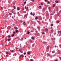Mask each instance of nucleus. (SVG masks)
Here are the masks:
<instances>
[{"instance_id": "1", "label": "nucleus", "mask_w": 61, "mask_h": 61, "mask_svg": "<svg viewBox=\"0 0 61 61\" xmlns=\"http://www.w3.org/2000/svg\"><path fill=\"white\" fill-rule=\"evenodd\" d=\"M45 30L46 32H48V30L47 29H46Z\"/></svg>"}, {"instance_id": "2", "label": "nucleus", "mask_w": 61, "mask_h": 61, "mask_svg": "<svg viewBox=\"0 0 61 61\" xmlns=\"http://www.w3.org/2000/svg\"><path fill=\"white\" fill-rule=\"evenodd\" d=\"M51 7H48V9L49 11H51Z\"/></svg>"}, {"instance_id": "3", "label": "nucleus", "mask_w": 61, "mask_h": 61, "mask_svg": "<svg viewBox=\"0 0 61 61\" xmlns=\"http://www.w3.org/2000/svg\"><path fill=\"white\" fill-rule=\"evenodd\" d=\"M43 11L44 12L45 11V8H43Z\"/></svg>"}, {"instance_id": "4", "label": "nucleus", "mask_w": 61, "mask_h": 61, "mask_svg": "<svg viewBox=\"0 0 61 61\" xmlns=\"http://www.w3.org/2000/svg\"><path fill=\"white\" fill-rule=\"evenodd\" d=\"M17 10L18 11L19 10H20V9L19 8V7H18L17 8Z\"/></svg>"}, {"instance_id": "5", "label": "nucleus", "mask_w": 61, "mask_h": 61, "mask_svg": "<svg viewBox=\"0 0 61 61\" xmlns=\"http://www.w3.org/2000/svg\"><path fill=\"white\" fill-rule=\"evenodd\" d=\"M27 34L28 35H29V34H30V32L29 31H28L27 32Z\"/></svg>"}, {"instance_id": "6", "label": "nucleus", "mask_w": 61, "mask_h": 61, "mask_svg": "<svg viewBox=\"0 0 61 61\" xmlns=\"http://www.w3.org/2000/svg\"><path fill=\"white\" fill-rule=\"evenodd\" d=\"M49 47H50L49 46H48L47 47V49H49Z\"/></svg>"}, {"instance_id": "7", "label": "nucleus", "mask_w": 61, "mask_h": 61, "mask_svg": "<svg viewBox=\"0 0 61 61\" xmlns=\"http://www.w3.org/2000/svg\"><path fill=\"white\" fill-rule=\"evenodd\" d=\"M15 32L16 33H18V30H15Z\"/></svg>"}, {"instance_id": "8", "label": "nucleus", "mask_w": 61, "mask_h": 61, "mask_svg": "<svg viewBox=\"0 0 61 61\" xmlns=\"http://www.w3.org/2000/svg\"><path fill=\"white\" fill-rule=\"evenodd\" d=\"M59 22H60V21H57V24H58V23H59Z\"/></svg>"}, {"instance_id": "9", "label": "nucleus", "mask_w": 61, "mask_h": 61, "mask_svg": "<svg viewBox=\"0 0 61 61\" xmlns=\"http://www.w3.org/2000/svg\"><path fill=\"white\" fill-rule=\"evenodd\" d=\"M37 19H38V17H37L36 16V18H35V19H36V20Z\"/></svg>"}, {"instance_id": "10", "label": "nucleus", "mask_w": 61, "mask_h": 61, "mask_svg": "<svg viewBox=\"0 0 61 61\" xmlns=\"http://www.w3.org/2000/svg\"><path fill=\"white\" fill-rule=\"evenodd\" d=\"M24 40L23 39V38H22L21 39V41H23Z\"/></svg>"}, {"instance_id": "11", "label": "nucleus", "mask_w": 61, "mask_h": 61, "mask_svg": "<svg viewBox=\"0 0 61 61\" xmlns=\"http://www.w3.org/2000/svg\"><path fill=\"white\" fill-rule=\"evenodd\" d=\"M32 15H33V16H34V15H35V13H33V14H32Z\"/></svg>"}, {"instance_id": "12", "label": "nucleus", "mask_w": 61, "mask_h": 61, "mask_svg": "<svg viewBox=\"0 0 61 61\" xmlns=\"http://www.w3.org/2000/svg\"><path fill=\"white\" fill-rule=\"evenodd\" d=\"M10 40H11V39H9L8 40V41L9 42V41H10Z\"/></svg>"}, {"instance_id": "13", "label": "nucleus", "mask_w": 61, "mask_h": 61, "mask_svg": "<svg viewBox=\"0 0 61 61\" xmlns=\"http://www.w3.org/2000/svg\"><path fill=\"white\" fill-rule=\"evenodd\" d=\"M27 54H30V52H27Z\"/></svg>"}, {"instance_id": "14", "label": "nucleus", "mask_w": 61, "mask_h": 61, "mask_svg": "<svg viewBox=\"0 0 61 61\" xmlns=\"http://www.w3.org/2000/svg\"><path fill=\"white\" fill-rule=\"evenodd\" d=\"M47 55L48 56H50V54L49 53H47Z\"/></svg>"}, {"instance_id": "15", "label": "nucleus", "mask_w": 61, "mask_h": 61, "mask_svg": "<svg viewBox=\"0 0 61 61\" xmlns=\"http://www.w3.org/2000/svg\"><path fill=\"white\" fill-rule=\"evenodd\" d=\"M9 15H12V13H9Z\"/></svg>"}, {"instance_id": "16", "label": "nucleus", "mask_w": 61, "mask_h": 61, "mask_svg": "<svg viewBox=\"0 0 61 61\" xmlns=\"http://www.w3.org/2000/svg\"><path fill=\"white\" fill-rule=\"evenodd\" d=\"M14 28H15V29H16V30H17V29H18V28H16L15 27H14Z\"/></svg>"}, {"instance_id": "17", "label": "nucleus", "mask_w": 61, "mask_h": 61, "mask_svg": "<svg viewBox=\"0 0 61 61\" xmlns=\"http://www.w3.org/2000/svg\"><path fill=\"white\" fill-rule=\"evenodd\" d=\"M40 8H41V7H41V6H39L38 7V8L40 9Z\"/></svg>"}, {"instance_id": "18", "label": "nucleus", "mask_w": 61, "mask_h": 61, "mask_svg": "<svg viewBox=\"0 0 61 61\" xmlns=\"http://www.w3.org/2000/svg\"><path fill=\"white\" fill-rule=\"evenodd\" d=\"M53 26V24H51V26Z\"/></svg>"}, {"instance_id": "19", "label": "nucleus", "mask_w": 61, "mask_h": 61, "mask_svg": "<svg viewBox=\"0 0 61 61\" xmlns=\"http://www.w3.org/2000/svg\"><path fill=\"white\" fill-rule=\"evenodd\" d=\"M22 56H23V55H21L19 57H21Z\"/></svg>"}, {"instance_id": "20", "label": "nucleus", "mask_w": 61, "mask_h": 61, "mask_svg": "<svg viewBox=\"0 0 61 61\" xmlns=\"http://www.w3.org/2000/svg\"><path fill=\"white\" fill-rule=\"evenodd\" d=\"M18 14L19 16H20V14H19V12L18 13Z\"/></svg>"}, {"instance_id": "21", "label": "nucleus", "mask_w": 61, "mask_h": 61, "mask_svg": "<svg viewBox=\"0 0 61 61\" xmlns=\"http://www.w3.org/2000/svg\"><path fill=\"white\" fill-rule=\"evenodd\" d=\"M12 36L13 37V36H15V35H14V34H12Z\"/></svg>"}, {"instance_id": "22", "label": "nucleus", "mask_w": 61, "mask_h": 61, "mask_svg": "<svg viewBox=\"0 0 61 61\" xmlns=\"http://www.w3.org/2000/svg\"><path fill=\"white\" fill-rule=\"evenodd\" d=\"M55 5H54L53 6V7H55Z\"/></svg>"}, {"instance_id": "23", "label": "nucleus", "mask_w": 61, "mask_h": 61, "mask_svg": "<svg viewBox=\"0 0 61 61\" xmlns=\"http://www.w3.org/2000/svg\"><path fill=\"white\" fill-rule=\"evenodd\" d=\"M38 23H39V24L40 23V21H38Z\"/></svg>"}, {"instance_id": "24", "label": "nucleus", "mask_w": 61, "mask_h": 61, "mask_svg": "<svg viewBox=\"0 0 61 61\" xmlns=\"http://www.w3.org/2000/svg\"><path fill=\"white\" fill-rule=\"evenodd\" d=\"M42 35H44V34H45V32H43L42 33Z\"/></svg>"}, {"instance_id": "25", "label": "nucleus", "mask_w": 61, "mask_h": 61, "mask_svg": "<svg viewBox=\"0 0 61 61\" xmlns=\"http://www.w3.org/2000/svg\"><path fill=\"white\" fill-rule=\"evenodd\" d=\"M30 61H33V60L32 59H31L30 60Z\"/></svg>"}, {"instance_id": "26", "label": "nucleus", "mask_w": 61, "mask_h": 61, "mask_svg": "<svg viewBox=\"0 0 61 61\" xmlns=\"http://www.w3.org/2000/svg\"><path fill=\"white\" fill-rule=\"evenodd\" d=\"M27 16V15H25L24 16L25 17H26Z\"/></svg>"}, {"instance_id": "27", "label": "nucleus", "mask_w": 61, "mask_h": 61, "mask_svg": "<svg viewBox=\"0 0 61 61\" xmlns=\"http://www.w3.org/2000/svg\"><path fill=\"white\" fill-rule=\"evenodd\" d=\"M30 15H32V12H31L30 13Z\"/></svg>"}, {"instance_id": "28", "label": "nucleus", "mask_w": 61, "mask_h": 61, "mask_svg": "<svg viewBox=\"0 0 61 61\" xmlns=\"http://www.w3.org/2000/svg\"><path fill=\"white\" fill-rule=\"evenodd\" d=\"M34 39H35V38L33 37L32 38V39L33 40H34Z\"/></svg>"}, {"instance_id": "29", "label": "nucleus", "mask_w": 61, "mask_h": 61, "mask_svg": "<svg viewBox=\"0 0 61 61\" xmlns=\"http://www.w3.org/2000/svg\"><path fill=\"white\" fill-rule=\"evenodd\" d=\"M24 55H26V53H25V52H24Z\"/></svg>"}, {"instance_id": "30", "label": "nucleus", "mask_w": 61, "mask_h": 61, "mask_svg": "<svg viewBox=\"0 0 61 61\" xmlns=\"http://www.w3.org/2000/svg\"><path fill=\"white\" fill-rule=\"evenodd\" d=\"M14 9H15V6H14Z\"/></svg>"}, {"instance_id": "31", "label": "nucleus", "mask_w": 61, "mask_h": 61, "mask_svg": "<svg viewBox=\"0 0 61 61\" xmlns=\"http://www.w3.org/2000/svg\"><path fill=\"white\" fill-rule=\"evenodd\" d=\"M30 42L31 43H32V41L31 40H30Z\"/></svg>"}, {"instance_id": "32", "label": "nucleus", "mask_w": 61, "mask_h": 61, "mask_svg": "<svg viewBox=\"0 0 61 61\" xmlns=\"http://www.w3.org/2000/svg\"><path fill=\"white\" fill-rule=\"evenodd\" d=\"M52 53H55V51H53L52 52Z\"/></svg>"}, {"instance_id": "33", "label": "nucleus", "mask_w": 61, "mask_h": 61, "mask_svg": "<svg viewBox=\"0 0 61 61\" xmlns=\"http://www.w3.org/2000/svg\"><path fill=\"white\" fill-rule=\"evenodd\" d=\"M11 51V53H13V50H12Z\"/></svg>"}, {"instance_id": "34", "label": "nucleus", "mask_w": 61, "mask_h": 61, "mask_svg": "<svg viewBox=\"0 0 61 61\" xmlns=\"http://www.w3.org/2000/svg\"><path fill=\"white\" fill-rule=\"evenodd\" d=\"M47 3H48L49 4H50V2H49V1H48Z\"/></svg>"}, {"instance_id": "35", "label": "nucleus", "mask_w": 61, "mask_h": 61, "mask_svg": "<svg viewBox=\"0 0 61 61\" xmlns=\"http://www.w3.org/2000/svg\"><path fill=\"white\" fill-rule=\"evenodd\" d=\"M34 32V31H33L32 30L30 32Z\"/></svg>"}, {"instance_id": "36", "label": "nucleus", "mask_w": 61, "mask_h": 61, "mask_svg": "<svg viewBox=\"0 0 61 61\" xmlns=\"http://www.w3.org/2000/svg\"><path fill=\"white\" fill-rule=\"evenodd\" d=\"M26 4V1H25L24 2V4L25 5Z\"/></svg>"}, {"instance_id": "37", "label": "nucleus", "mask_w": 61, "mask_h": 61, "mask_svg": "<svg viewBox=\"0 0 61 61\" xmlns=\"http://www.w3.org/2000/svg\"><path fill=\"white\" fill-rule=\"evenodd\" d=\"M41 5H43V4L42 3H41Z\"/></svg>"}, {"instance_id": "38", "label": "nucleus", "mask_w": 61, "mask_h": 61, "mask_svg": "<svg viewBox=\"0 0 61 61\" xmlns=\"http://www.w3.org/2000/svg\"><path fill=\"white\" fill-rule=\"evenodd\" d=\"M32 47H34V44L32 45Z\"/></svg>"}, {"instance_id": "39", "label": "nucleus", "mask_w": 61, "mask_h": 61, "mask_svg": "<svg viewBox=\"0 0 61 61\" xmlns=\"http://www.w3.org/2000/svg\"><path fill=\"white\" fill-rule=\"evenodd\" d=\"M60 60H61V57H59Z\"/></svg>"}, {"instance_id": "40", "label": "nucleus", "mask_w": 61, "mask_h": 61, "mask_svg": "<svg viewBox=\"0 0 61 61\" xmlns=\"http://www.w3.org/2000/svg\"><path fill=\"white\" fill-rule=\"evenodd\" d=\"M5 53L6 54H8V53H9L8 52H6Z\"/></svg>"}, {"instance_id": "41", "label": "nucleus", "mask_w": 61, "mask_h": 61, "mask_svg": "<svg viewBox=\"0 0 61 61\" xmlns=\"http://www.w3.org/2000/svg\"><path fill=\"white\" fill-rule=\"evenodd\" d=\"M45 1H46V2L47 1V0H45Z\"/></svg>"}, {"instance_id": "42", "label": "nucleus", "mask_w": 61, "mask_h": 61, "mask_svg": "<svg viewBox=\"0 0 61 61\" xmlns=\"http://www.w3.org/2000/svg\"><path fill=\"white\" fill-rule=\"evenodd\" d=\"M58 3V1H57V2H56V3Z\"/></svg>"}, {"instance_id": "43", "label": "nucleus", "mask_w": 61, "mask_h": 61, "mask_svg": "<svg viewBox=\"0 0 61 61\" xmlns=\"http://www.w3.org/2000/svg\"><path fill=\"white\" fill-rule=\"evenodd\" d=\"M31 1H33V2H34V0H31Z\"/></svg>"}, {"instance_id": "44", "label": "nucleus", "mask_w": 61, "mask_h": 61, "mask_svg": "<svg viewBox=\"0 0 61 61\" xmlns=\"http://www.w3.org/2000/svg\"><path fill=\"white\" fill-rule=\"evenodd\" d=\"M58 60H55V61H57Z\"/></svg>"}, {"instance_id": "45", "label": "nucleus", "mask_w": 61, "mask_h": 61, "mask_svg": "<svg viewBox=\"0 0 61 61\" xmlns=\"http://www.w3.org/2000/svg\"><path fill=\"white\" fill-rule=\"evenodd\" d=\"M59 32H60V31H58V34L59 33Z\"/></svg>"}, {"instance_id": "46", "label": "nucleus", "mask_w": 61, "mask_h": 61, "mask_svg": "<svg viewBox=\"0 0 61 61\" xmlns=\"http://www.w3.org/2000/svg\"><path fill=\"white\" fill-rule=\"evenodd\" d=\"M13 33L14 34H15V32H13Z\"/></svg>"}, {"instance_id": "47", "label": "nucleus", "mask_w": 61, "mask_h": 61, "mask_svg": "<svg viewBox=\"0 0 61 61\" xmlns=\"http://www.w3.org/2000/svg\"><path fill=\"white\" fill-rule=\"evenodd\" d=\"M26 10H29L28 9H26Z\"/></svg>"}, {"instance_id": "48", "label": "nucleus", "mask_w": 61, "mask_h": 61, "mask_svg": "<svg viewBox=\"0 0 61 61\" xmlns=\"http://www.w3.org/2000/svg\"><path fill=\"white\" fill-rule=\"evenodd\" d=\"M13 25H15V24H13Z\"/></svg>"}, {"instance_id": "49", "label": "nucleus", "mask_w": 61, "mask_h": 61, "mask_svg": "<svg viewBox=\"0 0 61 61\" xmlns=\"http://www.w3.org/2000/svg\"><path fill=\"white\" fill-rule=\"evenodd\" d=\"M56 47V46H55V47Z\"/></svg>"}, {"instance_id": "50", "label": "nucleus", "mask_w": 61, "mask_h": 61, "mask_svg": "<svg viewBox=\"0 0 61 61\" xmlns=\"http://www.w3.org/2000/svg\"><path fill=\"white\" fill-rule=\"evenodd\" d=\"M12 18H14V17L13 16L12 17Z\"/></svg>"}, {"instance_id": "51", "label": "nucleus", "mask_w": 61, "mask_h": 61, "mask_svg": "<svg viewBox=\"0 0 61 61\" xmlns=\"http://www.w3.org/2000/svg\"><path fill=\"white\" fill-rule=\"evenodd\" d=\"M11 37V36H10L9 37H9Z\"/></svg>"}, {"instance_id": "52", "label": "nucleus", "mask_w": 61, "mask_h": 61, "mask_svg": "<svg viewBox=\"0 0 61 61\" xmlns=\"http://www.w3.org/2000/svg\"><path fill=\"white\" fill-rule=\"evenodd\" d=\"M51 15H53V14H51Z\"/></svg>"}, {"instance_id": "53", "label": "nucleus", "mask_w": 61, "mask_h": 61, "mask_svg": "<svg viewBox=\"0 0 61 61\" xmlns=\"http://www.w3.org/2000/svg\"><path fill=\"white\" fill-rule=\"evenodd\" d=\"M22 56H23V57H24V56L23 55H22Z\"/></svg>"}, {"instance_id": "54", "label": "nucleus", "mask_w": 61, "mask_h": 61, "mask_svg": "<svg viewBox=\"0 0 61 61\" xmlns=\"http://www.w3.org/2000/svg\"><path fill=\"white\" fill-rule=\"evenodd\" d=\"M25 9H26V6H25Z\"/></svg>"}, {"instance_id": "55", "label": "nucleus", "mask_w": 61, "mask_h": 61, "mask_svg": "<svg viewBox=\"0 0 61 61\" xmlns=\"http://www.w3.org/2000/svg\"><path fill=\"white\" fill-rule=\"evenodd\" d=\"M22 10H24V8H23L22 9Z\"/></svg>"}, {"instance_id": "56", "label": "nucleus", "mask_w": 61, "mask_h": 61, "mask_svg": "<svg viewBox=\"0 0 61 61\" xmlns=\"http://www.w3.org/2000/svg\"><path fill=\"white\" fill-rule=\"evenodd\" d=\"M6 32H7V33H8V31H6Z\"/></svg>"}, {"instance_id": "57", "label": "nucleus", "mask_w": 61, "mask_h": 61, "mask_svg": "<svg viewBox=\"0 0 61 61\" xmlns=\"http://www.w3.org/2000/svg\"><path fill=\"white\" fill-rule=\"evenodd\" d=\"M50 52L51 53V51H50Z\"/></svg>"}, {"instance_id": "58", "label": "nucleus", "mask_w": 61, "mask_h": 61, "mask_svg": "<svg viewBox=\"0 0 61 61\" xmlns=\"http://www.w3.org/2000/svg\"><path fill=\"white\" fill-rule=\"evenodd\" d=\"M25 22H24V23H23V24H25Z\"/></svg>"}, {"instance_id": "59", "label": "nucleus", "mask_w": 61, "mask_h": 61, "mask_svg": "<svg viewBox=\"0 0 61 61\" xmlns=\"http://www.w3.org/2000/svg\"><path fill=\"white\" fill-rule=\"evenodd\" d=\"M19 51H21L20 50H19Z\"/></svg>"}, {"instance_id": "60", "label": "nucleus", "mask_w": 61, "mask_h": 61, "mask_svg": "<svg viewBox=\"0 0 61 61\" xmlns=\"http://www.w3.org/2000/svg\"><path fill=\"white\" fill-rule=\"evenodd\" d=\"M22 5H23V6H24V4H22Z\"/></svg>"}, {"instance_id": "61", "label": "nucleus", "mask_w": 61, "mask_h": 61, "mask_svg": "<svg viewBox=\"0 0 61 61\" xmlns=\"http://www.w3.org/2000/svg\"><path fill=\"white\" fill-rule=\"evenodd\" d=\"M25 25V24L24 25Z\"/></svg>"}, {"instance_id": "62", "label": "nucleus", "mask_w": 61, "mask_h": 61, "mask_svg": "<svg viewBox=\"0 0 61 61\" xmlns=\"http://www.w3.org/2000/svg\"><path fill=\"white\" fill-rule=\"evenodd\" d=\"M20 52L21 53H22V52H21V51H20Z\"/></svg>"}, {"instance_id": "63", "label": "nucleus", "mask_w": 61, "mask_h": 61, "mask_svg": "<svg viewBox=\"0 0 61 61\" xmlns=\"http://www.w3.org/2000/svg\"><path fill=\"white\" fill-rule=\"evenodd\" d=\"M60 33H61V31H60Z\"/></svg>"}, {"instance_id": "64", "label": "nucleus", "mask_w": 61, "mask_h": 61, "mask_svg": "<svg viewBox=\"0 0 61 61\" xmlns=\"http://www.w3.org/2000/svg\"><path fill=\"white\" fill-rule=\"evenodd\" d=\"M25 57H26V56H25Z\"/></svg>"}]
</instances>
